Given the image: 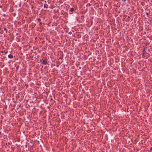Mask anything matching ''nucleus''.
I'll return each mask as SVG.
<instances>
[{"instance_id": "nucleus-1", "label": "nucleus", "mask_w": 152, "mask_h": 152, "mask_svg": "<svg viewBox=\"0 0 152 152\" xmlns=\"http://www.w3.org/2000/svg\"><path fill=\"white\" fill-rule=\"evenodd\" d=\"M42 64L45 65H46L48 64V63L46 61V59L45 58H43L42 59Z\"/></svg>"}, {"instance_id": "nucleus-2", "label": "nucleus", "mask_w": 152, "mask_h": 152, "mask_svg": "<svg viewBox=\"0 0 152 152\" xmlns=\"http://www.w3.org/2000/svg\"><path fill=\"white\" fill-rule=\"evenodd\" d=\"M145 49H144V50H143L142 51V57L144 58L145 57V56H144V53L145 52Z\"/></svg>"}, {"instance_id": "nucleus-3", "label": "nucleus", "mask_w": 152, "mask_h": 152, "mask_svg": "<svg viewBox=\"0 0 152 152\" xmlns=\"http://www.w3.org/2000/svg\"><path fill=\"white\" fill-rule=\"evenodd\" d=\"M74 10V8H72L70 9V10L69 11V12L70 14H72V13Z\"/></svg>"}, {"instance_id": "nucleus-4", "label": "nucleus", "mask_w": 152, "mask_h": 152, "mask_svg": "<svg viewBox=\"0 0 152 152\" xmlns=\"http://www.w3.org/2000/svg\"><path fill=\"white\" fill-rule=\"evenodd\" d=\"M37 20L38 21H39V26H41L42 25V23L40 22V21H41V19L40 18H38Z\"/></svg>"}, {"instance_id": "nucleus-5", "label": "nucleus", "mask_w": 152, "mask_h": 152, "mask_svg": "<svg viewBox=\"0 0 152 152\" xmlns=\"http://www.w3.org/2000/svg\"><path fill=\"white\" fill-rule=\"evenodd\" d=\"M8 57L10 58H13V56L12 55L10 54L8 55Z\"/></svg>"}, {"instance_id": "nucleus-6", "label": "nucleus", "mask_w": 152, "mask_h": 152, "mask_svg": "<svg viewBox=\"0 0 152 152\" xmlns=\"http://www.w3.org/2000/svg\"><path fill=\"white\" fill-rule=\"evenodd\" d=\"M44 8H47L48 7V5L46 4H45L44 5Z\"/></svg>"}, {"instance_id": "nucleus-7", "label": "nucleus", "mask_w": 152, "mask_h": 152, "mask_svg": "<svg viewBox=\"0 0 152 152\" xmlns=\"http://www.w3.org/2000/svg\"><path fill=\"white\" fill-rule=\"evenodd\" d=\"M91 6V4H90V3H88L86 5V7H89V6Z\"/></svg>"}, {"instance_id": "nucleus-8", "label": "nucleus", "mask_w": 152, "mask_h": 152, "mask_svg": "<svg viewBox=\"0 0 152 152\" xmlns=\"http://www.w3.org/2000/svg\"><path fill=\"white\" fill-rule=\"evenodd\" d=\"M4 31H6V33H7V30L6 28H4Z\"/></svg>"}, {"instance_id": "nucleus-9", "label": "nucleus", "mask_w": 152, "mask_h": 152, "mask_svg": "<svg viewBox=\"0 0 152 152\" xmlns=\"http://www.w3.org/2000/svg\"><path fill=\"white\" fill-rule=\"evenodd\" d=\"M146 15H147V17H149L148 13V12H146Z\"/></svg>"}, {"instance_id": "nucleus-10", "label": "nucleus", "mask_w": 152, "mask_h": 152, "mask_svg": "<svg viewBox=\"0 0 152 152\" xmlns=\"http://www.w3.org/2000/svg\"><path fill=\"white\" fill-rule=\"evenodd\" d=\"M4 53L5 54H7V53H8V51L5 52V51H4Z\"/></svg>"}, {"instance_id": "nucleus-11", "label": "nucleus", "mask_w": 152, "mask_h": 152, "mask_svg": "<svg viewBox=\"0 0 152 152\" xmlns=\"http://www.w3.org/2000/svg\"><path fill=\"white\" fill-rule=\"evenodd\" d=\"M18 68H19V66H18H18H17V67H16V68L17 69H18Z\"/></svg>"}, {"instance_id": "nucleus-12", "label": "nucleus", "mask_w": 152, "mask_h": 152, "mask_svg": "<svg viewBox=\"0 0 152 152\" xmlns=\"http://www.w3.org/2000/svg\"><path fill=\"white\" fill-rule=\"evenodd\" d=\"M72 34V33L71 32H69V34Z\"/></svg>"}, {"instance_id": "nucleus-13", "label": "nucleus", "mask_w": 152, "mask_h": 152, "mask_svg": "<svg viewBox=\"0 0 152 152\" xmlns=\"http://www.w3.org/2000/svg\"><path fill=\"white\" fill-rule=\"evenodd\" d=\"M147 37L148 38H150V36L149 35H148L147 36Z\"/></svg>"}, {"instance_id": "nucleus-14", "label": "nucleus", "mask_w": 152, "mask_h": 152, "mask_svg": "<svg viewBox=\"0 0 152 152\" xmlns=\"http://www.w3.org/2000/svg\"><path fill=\"white\" fill-rule=\"evenodd\" d=\"M1 52L2 53H3L4 52V51H1Z\"/></svg>"}, {"instance_id": "nucleus-15", "label": "nucleus", "mask_w": 152, "mask_h": 152, "mask_svg": "<svg viewBox=\"0 0 152 152\" xmlns=\"http://www.w3.org/2000/svg\"><path fill=\"white\" fill-rule=\"evenodd\" d=\"M152 150V147L151 148L150 150Z\"/></svg>"}, {"instance_id": "nucleus-16", "label": "nucleus", "mask_w": 152, "mask_h": 152, "mask_svg": "<svg viewBox=\"0 0 152 152\" xmlns=\"http://www.w3.org/2000/svg\"><path fill=\"white\" fill-rule=\"evenodd\" d=\"M59 59H62V58H61V57H60L59 58Z\"/></svg>"}, {"instance_id": "nucleus-17", "label": "nucleus", "mask_w": 152, "mask_h": 152, "mask_svg": "<svg viewBox=\"0 0 152 152\" xmlns=\"http://www.w3.org/2000/svg\"><path fill=\"white\" fill-rule=\"evenodd\" d=\"M45 3H46V1H45Z\"/></svg>"}, {"instance_id": "nucleus-18", "label": "nucleus", "mask_w": 152, "mask_h": 152, "mask_svg": "<svg viewBox=\"0 0 152 152\" xmlns=\"http://www.w3.org/2000/svg\"><path fill=\"white\" fill-rule=\"evenodd\" d=\"M4 16H5V14H4Z\"/></svg>"}, {"instance_id": "nucleus-19", "label": "nucleus", "mask_w": 152, "mask_h": 152, "mask_svg": "<svg viewBox=\"0 0 152 152\" xmlns=\"http://www.w3.org/2000/svg\"><path fill=\"white\" fill-rule=\"evenodd\" d=\"M128 18H129V16H128Z\"/></svg>"}, {"instance_id": "nucleus-20", "label": "nucleus", "mask_w": 152, "mask_h": 152, "mask_svg": "<svg viewBox=\"0 0 152 152\" xmlns=\"http://www.w3.org/2000/svg\"><path fill=\"white\" fill-rule=\"evenodd\" d=\"M1 134V132H0V134Z\"/></svg>"}]
</instances>
